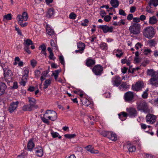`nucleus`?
<instances>
[{
	"instance_id": "obj_1",
	"label": "nucleus",
	"mask_w": 158,
	"mask_h": 158,
	"mask_svg": "<svg viewBox=\"0 0 158 158\" xmlns=\"http://www.w3.org/2000/svg\"><path fill=\"white\" fill-rule=\"evenodd\" d=\"M154 29L152 27H147L143 30V35L145 37L151 39L154 35Z\"/></svg>"
},
{
	"instance_id": "obj_2",
	"label": "nucleus",
	"mask_w": 158,
	"mask_h": 158,
	"mask_svg": "<svg viewBox=\"0 0 158 158\" xmlns=\"http://www.w3.org/2000/svg\"><path fill=\"white\" fill-rule=\"evenodd\" d=\"M140 24L136 23H134L129 28L130 32L134 35L138 34L140 32Z\"/></svg>"
},
{
	"instance_id": "obj_3",
	"label": "nucleus",
	"mask_w": 158,
	"mask_h": 158,
	"mask_svg": "<svg viewBox=\"0 0 158 158\" xmlns=\"http://www.w3.org/2000/svg\"><path fill=\"white\" fill-rule=\"evenodd\" d=\"M5 80L7 82L11 81L13 75L12 71L8 69L3 68Z\"/></svg>"
},
{
	"instance_id": "obj_4",
	"label": "nucleus",
	"mask_w": 158,
	"mask_h": 158,
	"mask_svg": "<svg viewBox=\"0 0 158 158\" xmlns=\"http://www.w3.org/2000/svg\"><path fill=\"white\" fill-rule=\"evenodd\" d=\"M92 71L96 75H100L102 73L103 68L100 65H96L93 67Z\"/></svg>"
},
{
	"instance_id": "obj_5",
	"label": "nucleus",
	"mask_w": 158,
	"mask_h": 158,
	"mask_svg": "<svg viewBox=\"0 0 158 158\" xmlns=\"http://www.w3.org/2000/svg\"><path fill=\"white\" fill-rule=\"evenodd\" d=\"M124 97L126 102H130L134 99V95L133 92L128 91L125 94Z\"/></svg>"
},
{
	"instance_id": "obj_6",
	"label": "nucleus",
	"mask_w": 158,
	"mask_h": 158,
	"mask_svg": "<svg viewBox=\"0 0 158 158\" xmlns=\"http://www.w3.org/2000/svg\"><path fill=\"white\" fill-rule=\"evenodd\" d=\"M156 116L150 114H148L146 117V122H148L150 124L154 123L156 120Z\"/></svg>"
},
{
	"instance_id": "obj_7",
	"label": "nucleus",
	"mask_w": 158,
	"mask_h": 158,
	"mask_svg": "<svg viewBox=\"0 0 158 158\" xmlns=\"http://www.w3.org/2000/svg\"><path fill=\"white\" fill-rule=\"evenodd\" d=\"M155 75L151 77L149 81V83L152 86H158V73H156Z\"/></svg>"
},
{
	"instance_id": "obj_8",
	"label": "nucleus",
	"mask_w": 158,
	"mask_h": 158,
	"mask_svg": "<svg viewBox=\"0 0 158 158\" xmlns=\"http://www.w3.org/2000/svg\"><path fill=\"white\" fill-rule=\"evenodd\" d=\"M49 110H47L46 111V113L44 114L43 117H41V118L43 122L48 125H49V121L47 118H48L49 119L50 118V115L49 113Z\"/></svg>"
},
{
	"instance_id": "obj_9",
	"label": "nucleus",
	"mask_w": 158,
	"mask_h": 158,
	"mask_svg": "<svg viewBox=\"0 0 158 158\" xmlns=\"http://www.w3.org/2000/svg\"><path fill=\"white\" fill-rule=\"evenodd\" d=\"M143 86V82L139 81L136 82L135 85H132L133 89L136 91H138L141 90Z\"/></svg>"
},
{
	"instance_id": "obj_10",
	"label": "nucleus",
	"mask_w": 158,
	"mask_h": 158,
	"mask_svg": "<svg viewBox=\"0 0 158 158\" xmlns=\"http://www.w3.org/2000/svg\"><path fill=\"white\" fill-rule=\"evenodd\" d=\"M139 107L145 112H148L149 111L147 103L144 101H142L140 103Z\"/></svg>"
},
{
	"instance_id": "obj_11",
	"label": "nucleus",
	"mask_w": 158,
	"mask_h": 158,
	"mask_svg": "<svg viewBox=\"0 0 158 158\" xmlns=\"http://www.w3.org/2000/svg\"><path fill=\"white\" fill-rule=\"evenodd\" d=\"M77 46L79 49L75 51L76 53H77L79 52L80 53H81L85 48V44L81 42H79L77 43Z\"/></svg>"
},
{
	"instance_id": "obj_12",
	"label": "nucleus",
	"mask_w": 158,
	"mask_h": 158,
	"mask_svg": "<svg viewBox=\"0 0 158 158\" xmlns=\"http://www.w3.org/2000/svg\"><path fill=\"white\" fill-rule=\"evenodd\" d=\"M19 102L16 101L15 102H12L11 103L8 108V110L10 113H12L18 107Z\"/></svg>"
},
{
	"instance_id": "obj_13",
	"label": "nucleus",
	"mask_w": 158,
	"mask_h": 158,
	"mask_svg": "<svg viewBox=\"0 0 158 158\" xmlns=\"http://www.w3.org/2000/svg\"><path fill=\"white\" fill-rule=\"evenodd\" d=\"M28 99L29 102V104L34 109H37L38 107V105H36V100L34 98L29 97L28 98Z\"/></svg>"
},
{
	"instance_id": "obj_14",
	"label": "nucleus",
	"mask_w": 158,
	"mask_h": 158,
	"mask_svg": "<svg viewBox=\"0 0 158 158\" xmlns=\"http://www.w3.org/2000/svg\"><path fill=\"white\" fill-rule=\"evenodd\" d=\"M99 27L102 29L104 33H106L108 32H112L113 31V27H109L106 25H100Z\"/></svg>"
},
{
	"instance_id": "obj_15",
	"label": "nucleus",
	"mask_w": 158,
	"mask_h": 158,
	"mask_svg": "<svg viewBox=\"0 0 158 158\" xmlns=\"http://www.w3.org/2000/svg\"><path fill=\"white\" fill-rule=\"evenodd\" d=\"M127 110L129 114L131 116L135 117L137 115V111L135 108L130 107L127 108Z\"/></svg>"
},
{
	"instance_id": "obj_16",
	"label": "nucleus",
	"mask_w": 158,
	"mask_h": 158,
	"mask_svg": "<svg viewBox=\"0 0 158 158\" xmlns=\"http://www.w3.org/2000/svg\"><path fill=\"white\" fill-rule=\"evenodd\" d=\"M49 112L50 113L49 119L53 121L55 120L57 118V114L53 110H49Z\"/></svg>"
},
{
	"instance_id": "obj_17",
	"label": "nucleus",
	"mask_w": 158,
	"mask_h": 158,
	"mask_svg": "<svg viewBox=\"0 0 158 158\" xmlns=\"http://www.w3.org/2000/svg\"><path fill=\"white\" fill-rule=\"evenodd\" d=\"M113 84L114 86H118L121 84V80L120 78L118 76L115 77L113 80Z\"/></svg>"
},
{
	"instance_id": "obj_18",
	"label": "nucleus",
	"mask_w": 158,
	"mask_h": 158,
	"mask_svg": "<svg viewBox=\"0 0 158 158\" xmlns=\"http://www.w3.org/2000/svg\"><path fill=\"white\" fill-rule=\"evenodd\" d=\"M6 86L4 83L0 82V96L4 94Z\"/></svg>"
},
{
	"instance_id": "obj_19",
	"label": "nucleus",
	"mask_w": 158,
	"mask_h": 158,
	"mask_svg": "<svg viewBox=\"0 0 158 158\" xmlns=\"http://www.w3.org/2000/svg\"><path fill=\"white\" fill-rule=\"evenodd\" d=\"M35 151L36 155L38 156H42L43 154V149L41 147L39 148H36L35 149Z\"/></svg>"
},
{
	"instance_id": "obj_20",
	"label": "nucleus",
	"mask_w": 158,
	"mask_h": 158,
	"mask_svg": "<svg viewBox=\"0 0 158 158\" xmlns=\"http://www.w3.org/2000/svg\"><path fill=\"white\" fill-rule=\"evenodd\" d=\"M108 138L113 141H116L117 139V137L115 133L110 131Z\"/></svg>"
},
{
	"instance_id": "obj_21",
	"label": "nucleus",
	"mask_w": 158,
	"mask_h": 158,
	"mask_svg": "<svg viewBox=\"0 0 158 158\" xmlns=\"http://www.w3.org/2000/svg\"><path fill=\"white\" fill-rule=\"evenodd\" d=\"M23 44L24 45V47H29V46L31 45H32L33 43L30 39H28L24 40Z\"/></svg>"
},
{
	"instance_id": "obj_22",
	"label": "nucleus",
	"mask_w": 158,
	"mask_h": 158,
	"mask_svg": "<svg viewBox=\"0 0 158 158\" xmlns=\"http://www.w3.org/2000/svg\"><path fill=\"white\" fill-rule=\"evenodd\" d=\"M25 74H25L23 76V78H24V80L23 78H22V79L21 81L20 82V84L21 85H23V86H25L26 84V82L24 80H27V74L28 73V70H25Z\"/></svg>"
},
{
	"instance_id": "obj_23",
	"label": "nucleus",
	"mask_w": 158,
	"mask_h": 158,
	"mask_svg": "<svg viewBox=\"0 0 158 158\" xmlns=\"http://www.w3.org/2000/svg\"><path fill=\"white\" fill-rule=\"evenodd\" d=\"M34 109L29 104L24 105L23 107L22 110L24 111H31Z\"/></svg>"
},
{
	"instance_id": "obj_24",
	"label": "nucleus",
	"mask_w": 158,
	"mask_h": 158,
	"mask_svg": "<svg viewBox=\"0 0 158 158\" xmlns=\"http://www.w3.org/2000/svg\"><path fill=\"white\" fill-rule=\"evenodd\" d=\"M110 4L114 8H117L118 6L119 2L117 0H111Z\"/></svg>"
},
{
	"instance_id": "obj_25",
	"label": "nucleus",
	"mask_w": 158,
	"mask_h": 158,
	"mask_svg": "<svg viewBox=\"0 0 158 158\" xmlns=\"http://www.w3.org/2000/svg\"><path fill=\"white\" fill-rule=\"evenodd\" d=\"M148 4L150 7H151V6L152 5L156 6L158 5V0H150Z\"/></svg>"
},
{
	"instance_id": "obj_26",
	"label": "nucleus",
	"mask_w": 158,
	"mask_h": 158,
	"mask_svg": "<svg viewBox=\"0 0 158 158\" xmlns=\"http://www.w3.org/2000/svg\"><path fill=\"white\" fill-rule=\"evenodd\" d=\"M157 19L155 16H153L152 17H150L149 20V23L151 24H154L157 23Z\"/></svg>"
},
{
	"instance_id": "obj_27",
	"label": "nucleus",
	"mask_w": 158,
	"mask_h": 158,
	"mask_svg": "<svg viewBox=\"0 0 158 158\" xmlns=\"http://www.w3.org/2000/svg\"><path fill=\"white\" fill-rule=\"evenodd\" d=\"M34 147V144L32 141L30 140L28 142L27 144L28 149L29 151H31Z\"/></svg>"
},
{
	"instance_id": "obj_28",
	"label": "nucleus",
	"mask_w": 158,
	"mask_h": 158,
	"mask_svg": "<svg viewBox=\"0 0 158 158\" xmlns=\"http://www.w3.org/2000/svg\"><path fill=\"white\" fill-rule=\"evenodd\" d=\"M95 63V62L94 60L89 59L87 60L86 64L87 66H91L94 64Z\"/></svg>"
},
{
	"instance_id": "obj_29",
	"label": "nucleus",
	"mask_w": 158,
	"mask_h": 158,
	"mask_svg": "<svg viewBox=\"0 0 158 158\" xmlns=\"http://www.w3.org/2000/svg\"><path fill=\"white\" fill-rule=\"evenodd\" d=\"M54 13V10L52 8L49 9L47 12V16L48 18H50Z\"/></svg>"
},
{
	"instance_id": "obj_30",
	"label": "nucleus",
	"mask_w": 158,
	"mask_h": 158,
	"mask_svg": "<svg viewBox=\"0 0 158 158\" xmlns=\"http://www.w3.org/2000/svg\"><path fill=\"white\" fill-rule=\"evenodd\" d=\"M156 73H158V72H156L154 71L153 69H148L147 71V74L148 75L151 76V77H152V76H154L155 74H156Z\"/></svg>"
},
{
	"instance_id": "obj_31",
	"label": "nucleus",
	"mask_w": 158,
	"mask_h": 158,
	"mask_svg": "<svg viewBox=\"0 0 158 158\" xmlns=\"http://www.w3.org/2000/svg\"><path fill=\"white\" fill-rule=\"evenodd\" d=\"M46 31L47 33L49 35H53L54 31L53 29H52L50 27H47L46 29Z\"/></svg>"
},
{
	"instance_id": "obj_32",
	"label": "nucleus",
	"mask_w": 158,
	"mask_h": 158,
	"mask_svg": "<svg viewBox=\"0 0 158 158\" xmlns=\"http://www.w3.org/2000/svg\"><path fill=\"white\" fill-rule=\"evenodd\" d=\"M127 148H128L129 151L130 152H134L136 150L135 147L131 144L127 145Z\"/></svg>"
},
{
	"instance_id": "obj_33",
	"label": "nucleus",
	"mask_w": 158,
	"mask_h": 158,
	"mask_svg": "<svg viewBox=\"0 0 158 158\" xmlns=\"http://www.w3.org/2000/svg\"><path fill=\"white\" fill-rule=\"evenodd\" d=\"M51 83V81L50 79H47L45 81L44 83V89H47L48 86Z\"/></svg>"
},
{
	"instance_id": "obj_34",
	"label": "nucleus",
	"mask_w": 158,
	"mask_h": 158,
	"mask_svg": "<svg viewBox=\"0 0 158 158\" xmlns=\"http://www.w3.org/2000/svg\"><path fill=\"white\" fill-rule=\"evenodd\" d=\"M21 17L23 18L24 21H26L27 20L28 17L27 13L26 12H23L22 15H21Z\"/></svg>"
},
{
	"instance_id": "obj_35",
	"label": "nucleus",
	"mask_w": 158,
	"mask_h": 158,
	"mask_svg": "<svg viewBox=\"0 0 158 158\" xmlns=\"http://www.w3.org/2000/svg\"><path fill=\"white\" fill-rule=\"evenodd\" d=\"M110 131H102L100 133V134L102 135L104 137H107L109 135V133Z\"/></svg>"
},
{
	"instance_id": "obj_36",
	"label": "nucleus",
	"mask_w": 158,
	"mask_h": 158,
	"mask_svg": "<svg viewBox=\"0 0 158 158\" xmlns=\"http://www.w3.org/2000/svg\"><path fill=\"white\" fill-rule=\"evenodd\" d=\"M12 17L11 14H8L6 15H5L3 18V20H10L11 19Z\"/></svg>"
},
{
	"instance_id": "obj_37",
	"label": "nucleus",
	"mask_w": 158,
	"mask_h": 158,
	"mask_svg": "<svg viewBox=\"0 0 158 158\" xmlns=\"http://www.w3.org/2000/svg\"><path fill=\"white\" fill-rule=\"evenodd\" d=\"M118 115L119 116V117L120 119H121V120L123 121V120L122 119V117L123 116V117H127V114L126 112H121V113L119 114H118Z\"/></svg>"
},
{
	"instance_id": "obj_38",
	"label": "nucleus",
	"mask_w": 158,
	"mask_h": 158,
	"mask_svg": "<svg viewBox=\"0 0 158 158\" xmlns=\"http://www.w3.org/2000/svg\"><path fill=\"white\" fill-rule=\"evenodd\" d=\"M76 135L75 134H67L64 135L65 137L69 139H72L75 138L76 136Z\"/></svg>"
},
{
	"instance_id": "obj_39",
	"label": "nucleus",
	"mask_w": 158,
	"mask_h": 158,
	"mask_svg": "<svg viewBox=\"0 0 158 158\" xmlns=\"http://www.w3.org/2000/svg\"><path fill=\"white\" fill-rule=\"evenodd\" d=\"M22 21L20 19L19 20V24L22 27H24L26 26L27 24L28 23L27 22H25L24 23H23V22H22Z\"/></svg>"
},
{
	"instance_id": "obj_40",
	"label": "nucleus",
	"mask_w": 158,
	"mask_h": 158,
	"mask_svg": "<svg viewBox=\"0 0 158 158\" xmlns=\"http://www.w3.org/2000/svg\"><path fill=\"white\" fill-rule=\"evenodd\" d=\"M89 152L92 153L94 154H98L99 153V151L97 150H94L93 147V149L91 150H89Z\"/></svg>"
},
{
	"instance_id": "obj_41",
	"label": "nucleus",
	"mask_w": 158,
	"mask_h": 158,
	"mask_svg": "<svg viewBox=\"0 0 158 158\" xmlns=\"http://www.w3.org/2000/svg\"><path fill=\"white\" fill-rule=\"evenodd\" d=\"M76 17V15L73 13H71L69 15V17L70 19H74Z\"/></svg>"
},
{
	"instance_id": "obj_42",
	"label": "nucleus",
	"mask_w": 158,
	"mask_h": 158,
	"mask_svg": "<svg viewBox=\"0 0 158 158\" xmlns=\"http://www.w3.org/2000/svg\"><path fill=\"white\" fill-rule=\"evenodd\" d=\"M51 45L53 47H54V48L56 49H57L58 48L57 47L56 44L55 43L54 41L53 40L51 41Z\"/></svg>"
},
{
	"instance_id": "obj_43",
	"label": "nucleus",
	"mask_w": 158,
	"mask_h": 158,
	"mask_svg": "<svg viewBox=\"0 0 158 158\" xmlns=\"http://www.w3.org/2000/svg\"><path fill=\"white\" fill-rule=\"evenodd\" d=\"M148 90L147 89L144 92L143 94L142 95V97L143 98H146L148 97V94L147 92Z\"/></svg>"
},
{
	"instance_id": "obj_44",
	"label": "nucleus",
	"mask_w": 158,
	"mask_h": 158,
	"mask_svg": "<svg viewBox=\"0 0 158 158\" xmlns=\"http://www.w3.org/2000/svg\"><path fill=\"white\" fill-rule=\"evenodd\" d=\"M15 29L16 31L18 33L19 35L22 36H23L21 32V30L19 29V27H17L16 26H15Z\"/></svg>"
},
{
	"instance_id": "obj_45",
	"label": "nucleus",
	"mask_w": 158,
	"mask_h": 158,
	"mask_svg": "<svg viewBox=\"0 0 158 158\" xmlns=\"http://www.w3.org/2000/svg\"><path fill=\"white\" fill-rule=\"evenodd\" d=\"M31 63L32 66L34 67H35L37 64V61L33 59L31 61Z\"/></svg>"
},
{
	"instance_id": "obj_46",
	"label": "nucleus",
	"mask_w": 158,
	"mask_h": 158,
	"mask_svg": "<svg viewBox=\"0 0 158 158\" xmlns=\"http://www.w3.org/2000/svg\"><path fill=\"white\" fill-rule=\"evenodd\" d=\"M111 19V17L110 15H106L104 19L105 21L108 22Z\"/></svg>"
},
{
	"instance_id": "obj_47",
	"label": "nucleus",
	"mask_w": 158,
	"mask_h": 158,
	"mask_svg": "<svg viewBox=\"0 0 158 158\" xmlns=\"http://www.w3.org/2000/svg\"><path fill=\"white\" fill-rule=\"evenodd\" d=\"M59 60L61 64L64 65V58L63 56H60L59 58Z\"/></svg>"
},
{
	"instance_id": "obj_48",
	"label": "nucleus",
	"mask_w": 158,
	"mask_h": 158,
	"mask_svg": "<svg viewBox=\"0 0 158 158\" xmlns=\"http://www.w3.org/2000/svg\"><path fill=\"white\" fill-rule=\"evenodd\" d=\"M17 19L18 21V24H19V20L20 19L22 21V22H23L24 20L23 19V18L21 17V15H18L17 17Z\"/></svg>"
},
{
	"instance_id": "obj_49",
	"label": "nucleus",
	"mask_w": 158,
	"mask_h": 158,
	"mask_svg": "<svg viewBox=\"0 0 158 158\" xmlns=\"http://www.w3.org/2000/svg\"><path fill=\"white\" fill-rule=\"evenodd\" d=\"M149 43L151 46H154L156 44V41L154 40H150Z\"/></svg>"
},
{
	"instance_id": "obj_50",
	"label": "nucleus",
	"mask_w": 158,
	"mask_h": 158,
	"mask_svg": "<svg viewBox=\"0 0 158 158\" xmlns=\"http://www.w3.org/2000/svg\"><path fill=\"white\" fill-rule=\"evenodd\" d=\"M51 134L52 135L53 137L54 138L58 137V136L59 135V134L56 132H52L51 133Z\"/></svg>"
},
{
	"instance_id": "obj_51",
	"label": "nucleus",
	"mask_w": 158,
	"mask_h": 158,
	"mask_svg": "<svg viewBox=\"0 0 158 158\" xmlns=\"http://www.w3.org/2000/svg\"><path fill=\"white\" fill-rule=\"evenodd\" d=\"M40 73L41 72L40 70H36L35 72V77H38L39 76L40 74Z\"/></svg>"
},
{
	"instance_id": "obj_52",
	"label": "nucleus",
	"mask_w": 158,
	"mask_h": 158,
	"mask_svg": "<svg viewBox=\"0 0 158 158\" xmlns=\"http://www.w3.org/2000/svg\"><path fill=\"white\" fill-rule=\"evenodd\" d=\"M119 14L120 15H123V16L126 15V14L125 13L124 11L122 9H120L119 10Z\"/></svg>"
},
{
	"instance_id": "obj_53",
	"label": "nucleus",
	"mask_w": 158,
	"mask_h": 158,
	"mask_svg": "<svg viewBox=\"0 0 158 158\" xmlns=\"http://www.w3.org/2000/svg\"><path fill=\"white\" fill-rule=\"evenodd\" d=\"M144 154L146 156V157L148 158H153L154 157V156L151 154L144 153Z\"/></svg>"
},
{
	"instance_id": "obj_54",
	"label": "nucleus",
	"mask_w": 158,
	"mask_h": 158,
	"mask_svg": "<svg viewBox=\"0 0 158 158\" xmlns=\"http://www.w3.org/2000/svg\"><path fill=\"white\" fill-rule=\"evenodd\" d=\"M29 47H24V50L28 54H30L31 53L30 51L29 50Z\"/></svg>"
},
{
	"instance_id": "obj_55",
	"label": "nucleus",
	"mask_w": 158,
	"mask_h": 158,
	"mask_svg": "<svg viewBox=\"0 0 158 158\" xmlns=\"http://www.w3.org/2000/svg\"><path fill=\"white\" fill-rule=\"evenodd\" d=\"M40 48H41L42 51H45L46 49V47L44 44H43L40 46Z\"/></svg>"
},
{
	"instance_id": "obj_56",
	"label": "nucleus",
	"mask_w": 158,
	"mask_h": 158,
	"mask_svg": "<svg viewBox=\"0 0 158 158\" xmlns=\"http://www.w3.org/2000/svg\"><path fill=\"white\" fill-rule=\"evenodd\" d=\"M85 148L88 151H89V150H91L93 149V147H92L91 145H89L85 147Z\"/></svg>"
},
{
	"instance_id": "obj_57",
	"label": "nucleus",
	"mask_w": 158,
	"mask_h": 158,
	"mask_svg": "<svg viewBox=\"0 0 158 158\" xmlns=\"http://www.w3.org/2000/svg\"><path fill=\"white\" fill-rule=\"evenodd\" d=\"M100 47L102 49H106V44L105 43H103L100 45Z\"/></svg>"
},
{
	"instance_id": "obj_58",
	"label": "nucleus",
	"mask_w": 158,
	"mask_h": 158,
	"mask_svg": "<svg viewBox=\"0 0 158 158\" xmlns=\"http://www.w3.org/2000/svg\"><path fill=\"white\" fill-rule=\"evenodd\" d=\"M136 9V7L135 6H131L130 8V12L131 13H133L135 11Z\"/></svg>"
},
{
	"instance_id": "obj_59",
	"label": "nucleus",
	"mask_w": 158,
	"mask_h": 158,
	"mask_svg": "<svg viewBox=\"0 0 158 158\" xmlns=\"http://www.w3.org/2000/svg\"><path fill=\"white\" fill-rule=\"evenodd\" d=\"M133 18V15L132 14H129L127 17V19L129 20H131Z\"/></svg>"
},
{
	"instance_id": "obj_60",
	"label": "nucleus",
	"mask_w": 158,
	"mask_h": 158,
	"mask_svg": "<svg viewBox=\"0 0 158 158\" xmlns=\"http://www.w3.org/2000/svg\"><path fill=\"white\" fill-rule=\"evenodd\" d=\"M49 55V58L50 60H54L55 58H53L54 55L53 52L50 53Z\"/></svg>"
},
{
	"instance_id": "obj_61",
	"label": "nucleus",
	"mask_w": 158,
	"mask_h": 158,
	"mask_svg": "<svg viewBox=\"0 0 158 158\" xmlns=\"http://www.w3.org/2000/svg\"><path fill=\"white\" fill-rule=\"evenodd\" d=\"M106 14V12L105 11L103 10H102L100 11V15L102 17H104V15Z\"/></svg>"
},
{
	"instance_id": "obj_62",
	"label": "nucleus",
	"mask_w": 158,
	"mask_h": 158,
	"mask_svg": "<svg viewBox=\"0 0 158 158\" xmlns=\"http://www.w3.org/2000/svg\"><path fill=\"white\" fill-rule=\"evenodd\" d=\"M120 87L123 88H127V86L125 82H123L120 85Z\"/></svg>"
},
{
	"instance_id": "obj_63",
	"label": "nucleus",
	"mask_w": 158,
	"mask_h": 158,
	"mask_svg": "<svg viewBox=\"0 0 158 158\" xmlns=\"http://www.w3.org/2000/svg\"><path fill=\"white\" fill-rule=\"evenodd\" d=\"M18 87V85L17 82H14L13 83V85L12 88L13 89H16Z\"/></svg>"
},
{
	"instance_id": "obj_64",
	"label": "nucleus",
	"mask_w": 158,
	"mask_h": 158,
	"mask_svg": "<svg viewBox=\"0 0 158 158\" xmlns=\"http://www.w3.org/2000/svg\"><path fill=\"white\" fill-rule=\"evenodd\" d=\"M133 21L136 23H138L140 22V19L139 18H133Z\"/></svg>"
}]
</instances>
